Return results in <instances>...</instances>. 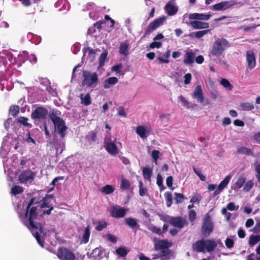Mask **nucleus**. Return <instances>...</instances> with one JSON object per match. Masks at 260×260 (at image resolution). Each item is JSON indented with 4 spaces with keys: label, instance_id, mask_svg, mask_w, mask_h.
Listing matches in <instances>:
<instances>
[{
    "label": "nucleus",
    "instance_id": "obj_1",
    "mask_svg": "<svg viewBox=\"0 0 260 260\" xmlns=\"http://www.w3.org/2000/svg\"><path fill=\"white\" fill-rule=\"evenodd\" d=\"M39 205L32 206L28 210V214L26 218L25 224L35 237L39 244L43 247L44 241L41 239L40 235L43 232V227L41 223L37 222L38 208Z\"/></svg>",
    "mask_w": 260,
    "mask_h": 260
},
{
    "label": "nucleus",
    "instance_id": "obj_2",
    "mask_svg": "<svg viewBox=\"0 0 260 260\" xmlns=\"http://www.w3.org/2000/svg\"><path fill=\"white\" fill-rule=\"evenodd\" d=\"M83 79L82 81V86L88 88H95L98 85L99 78L95 72L91 73L89 71H83Z\"/></svg>",
    "mask_w": 260,
    "mask_h": 260
},
{
    "label": "nucleus",
    "instance_id": "obj_3",
    "mask_svg": "<svg viewBox=\"0 0 260 260\" xmlns=\"http://www.w3.org/2000/svg\"><path fill=\"white\" fill-rule=\"evenodd\" d=\"M229 42L224 38L216 40L213 44L211 53L213 56H219L225 48L230 47Z\"/></svg>",
    "mask_w": 260,
    "mask_h": 260
},
{
    "label": "nucleus",
    "instance_id": "obj_4",
    "mask_svg": "<svg viewBox=\"0 0 260 260\" xmlns=\"http://www.w3.org/2000/svg\"><path fill=\"white\" fill-rule=\"evenodd\" d=\"M48 114V110L43 106H37L35 110L31 112V118L36 121H42L45 120Z\"/></svg>",
    "mask_w": 260,
    "mask_h": 260
},
{
    "label": "nucleus",
    "instance_id": "obj_5",
    "mask_svg": "<svg viewBox=\"0 0 260 260\" xmlns=\"http://www.w3.org/2000/svg\"><path fill=\"white\" fill-rule=\"evenodd\" d=\"M242 4L240 2H237L234 0H231L229 1L221 2L217 3L212 6V9L215 11L225 10L231 7L238 6L240 7Z\"/></svg>",
    "mask_w": 260,
    "mask_h": 260
},
{
    "label": "nucleus",
    "instance_id": "obj_6",
    "mask_svg": "<svg viewBox=\"0 0 260 260\" xmlns=\"http://www.w3.org/2000/svg\"><path fill=\"white\" fill-rule=\"evenodd\" d=\"M57 255L60 260H74L75 255L74 252L65 247H61L58 249Z\"/></svg>",
    "mask_w": 260,
    "mask_h": 260
},
{
    "label": "nucleus",
    "instance_id": "obj_7",
    "mask_svg": "<svg viewBox=\"0 0 260 260\" xmlns=\"http://www.w3.org/2000/svg\"><path fill=\"white\" fill-rule=\"evenodd\" d=\"M166 19L165 16H162L158 18H156L151 22L148 26L147 29L145 31V35H150L153 31L156 29L159 26L163 24Z\"/></svg>",
    "mask_w": 260,
    "mask_h": 260
},
{
    "label": "nucleus",
    "instance_id": "obj_8",
    "mask_svg": "<svg viewBox=\"0 0 260 260\" xmlns=\"http://www.w3.org/2000/svg\"><path fill=\"white\" fill-rule=\"evenodd\" d=\"M104 146L106 151L113 155H116L118 154V149L114 142H112L111 139L109 138H105L104 141Z\"/></svg>",
    "mask_w": 260,
    "mask_h": 260
},
{
    "label": "nucleus",
    "instance_id": "obj_9",
    "mask_svg": "<svg viewBox=\"0 0 260 260\" xmlns=\"http://www.w3.org/2000/svg\"><path fill=\"white\" fill-rule=\"evenodd\" d=\"M213 225L211 221L210 217L209 215H207L204 218L202 226V233L205 236H209L213 231Z\"/></svg>",
    "mask_w": 260,
    "mask_h": 260
},
{
    "label": "nucleus",
    "instance_id": "obj_10",
    "mask_svg": "<svg viewBox=\"0 0 260 260\" xmlns=\"http://www.w3.org/2000/svg\"><path fill=\"white\" fill-rule=\"evenodd\" d=\"M187 223L185 218L182 216H173L171 220L170 224L173 227L180 230L187 225Z\"/></svg>",
    "mask_w": 260,
    "mask_h": 260
},
{
    "label": "nucleus",
    "instance_id": "obj_11",
    "mask_svg": "<svg viewBox=\"0 0 260 260\" xmlns=\"http://www.w3.org/2000/svg\"><path fill=\"white\" fill-rule=\"evenodd\" d=\"M246 61L247 69L253 70L256 67V58L254 52L252 50H247L246 52Z\"/></svg>",
    "mask_w": 260,
    "mask_h": 260
},
{
    "label": "nucleus",
    "instance_id": "obj_12",
    "mask_svg": "<svg viewBox=\"0 0 260 260\" xmlns=\"http://www.w3.org/2000/svg\"><path fill=\"white\" fill-rule=\"evenodd\" d=\"M35 174L31 170L23 171L19 176V180L20 183L31 182L35 178Z\"/></svg>",
    "mask_w": 260,
    "mask_h": 260
},
{
    "label": "nucleus",
    "instance_id": "obj_13",
    "mask_svg": "<svg viewBox=\"0 0 260 260\" xmlns=\"http://www.w3.org/2000/svg\"><path fill=\"white\" fill-rule=\"evenodd\" d=\"M153 242L154 243V248L156 251H159L162 249H168L171 246V243L169 242L167 240H158L155 237Z\"/></svg>",
    "mask_w": 260,
    "mask_h": 260
},
{
    "label": "nucleus",
    "instance_id": "obj_14",
    "mask_svg": "<svg viewBox=\"0 0 260 260\" xmlns=\"http://www.w3.org/2000/svg\"><path fill=\"white\" fill-rule=\"evenodd\" d=\"M193 97L197 99L198 101L201 103L204 102V97L203 95L202 88L201 85H197L193 92ZM205 105H208L210 104L209 101L207 99L205 101Z\"/></svg>",
    "mask_w": 260,
    "mask_h": 260
},
{
    "label": "nucleus",
    "instance_id": "obj_15",
    "mask_svg": "<svg viewBox=\"0 0 260 260\" xmlns=\"http://www.w3.org/2000/svg\"><path fill=\"white\" fill-rule=\"evenodd\" d=\"M55 128L57 130L58 134L60 136L61 138H63L66 136V131L67 127L66 125L65 122L62 119L53 124Z\"/></svg>",
    "mask_w": 260,
    "mask_h": 260
},
{
    "label": "nucleus",
    "instance_id": "obj_16",
    "mask_svg": "<svg viewBox=\"0 0 260 260\" xmlns=\"http://www.w3.org/2000/svg\"><path fill=\"white\" fill-rule=\"evenodd\" d=\"M125 223L132 229L134 232H136L139 229L140 225L138 223V220L134 218H126L124 219Z\"/></svg>",
    "mask_w": 260,
    "mask_h": 260
},
{
    "label": "nucleus",
    "instance_id": "obj_17",
    "mask_svg": "<svg viewBox=\"0 0 260 260\" xmlns=\"http://www.w3.org/2000/svg\"><path fill=\"white\" fill-rule=\"evenodd\" d=\"M205 240H198L192 244V249L198 252H205Z\"/></svg>",
    "mask_w": 260,
    "mask_h": 260
},
{
    "label": "nucleus",
    "instance_id": "obj_18",
    "mask_svg": "<svg viewBox=\"0 0 260 260\" xmlns=\"http://www.w3.org/2000/svg\"><path fill=\"white\" fill-rule=\"evenodd\" d=\"M126 210L122 208L113 207L111 211V216L115 218H121L125 216Z\"/></svg>",
    "mask_w": 260,
    "mask_h": 260
},
{
    "label": "nucleus",
    "instance_id": "obj_19",
    "mask_svg": "<svg viewBox=\"0 0 260 260\" xmlns=\"http://www.w3.org/2000/svg\"><path fill=\"white\" fill-rule=\"evenodd\" d=\"M210 14H200V13H192L189 15V19L190 20H207L211 17Z\"/></svg>",
    "mask_w": 260,
    "mask_h": 260
},
{
    "label": "nucleus",
    "instance_id": "obj_20",
    "mask_svg": "<svg viewBox=\"0 0 260 260\" xmlns=\"http://www.w3.org/2000/svg\"><path fill=\"white\" fill-rule=\"evenodd\" d=\"M48 115L53 124L62 119L59 117L60 112L56 109H52L48 113Z\"/></svg>",
    "mask_w": 260,
    "mask_h": 260
},
{
    "label": "nucleus",
    "instance_id": "obj_21",
    "mask_svg": "<svg viewBox=\"0 0 260 260\" xmlns=\"http://www.w3.org/2000/svg\"><path fill=\"white\" fill-rule=\"evenodd\" d=\"M190 25L194 29L207 28L209 26L208 23L198 20L190 21Z\"/></svg>",
    "mask_w": 260,
    "mask_h": 260
},
{
    "label": "nucleus",
    "instance_id": "obj_22",
    "mask_svg": "<svg viewBox=\"0 0 260 260\" xmlns=\"http://www.w3.org/2000/svg\"><path fill=\"white\" fill-rule=\"evenodd\" d=\"M118 80L115 77H111L105 80L103 82V87L105 89H108L111 86L117 83Z\"/></svg>",
    "mask_w": 260,
    "mask_h": 260
},
{
    "label": "nucleus",
    "instance_id": "obj_23",
    "mask_svg": "<svg viewBox=\"0 0 260 260\" xmlns=\"http://www.w3.org/2000/svg\"><path fill=\"white\" fill-rule=\"evenodd\" d=\"M165 10L169 15L173 16L178 11L177 7H175L173 3L169 2L165 6Z\"/></svg>",
    "mask_w": 260,
    "mask_h": 260
},
{
    "label": "nucleus",
    "instance_id": "obj_24",
    "mask_svg": "<svg viewBox=\"0 0 260 260\" xmlns=\"http://www.w3.org/2000/svg\"><path fill=\"white\" fill-rule=\"evenodd\" d=\"M195 54L193 52L186 51L183 61L185 63L190 64L194 62Z\"/></svg>",
    "mask_w": 260,
    "mask_h": 260
},
{
    "label": "nucleus",
    "instance_id": "obj_25",
    "mask_svg": "<svg viewBox=\"0 0 260 260\" xmlns=\"http://www.w3.org/2000/svg\"><path fill=\"white\" fill-rule=\"evenodd\" d=\"M246 178L244 176L240 177L238 178L235 183L232 187V189L235 190H238L242 187L244 183L246 182Z\"/></svg>",
    "mask_w": 260,
    "mask_h": 260
},
{
    "label": "nucleus",
    "instance_id": "obj_26",
    "mask_svg": "<svg viewBox=\"0 0 260 260\" xmlns=\"http://www.w3.org/2000/svg\"><path fill=\"white\" fill-rule=\"evenodd\" d=\"M61 145L60 142L58 140L56 136H54L52 140L48 142V145L52 148H55L57 151Z\"/></svg>",
    "mask_w": 260,
    "mask_h": 260
},
{
    "label": "nucleus",
    "instance_id": "obj_27",
    "mask_svg": "<svg viewBox=\"0 0 260 260\" xmlns=\"http://www.w3.org/2000/svg\"><path fill=\"white\" fill-rule=\"evenodd\" d=\"M205 249L208 252H211L214 250L217 246L216 243L211 240H205Z\"/></svg>",
    "mask_w": 260,
    "mask_h": 260
},
{
    "label": "nucleus",
    "instance_id": "obj_28",
    "mask_svg": "<svg viewBox=\"0 0 260 260\" xmlns=\"http://www.w3.org/2000/svg\"><path fill=\"white\" fill-rule=\"evenodd\" d=\"M40 203L39 199L34 197L30 199V201L27 204V207H26V210L25 213V217L27 218L28 214V210L29 209L30 207L32 206H36V205H39V203Z\"/></svg>",
    "mask_w": 260,
    "mask_h": 260
},
{
    "label": "nucleus",
    "instance_id": "obj_29",
    "mask_svg": "<svg viewBox=\"0 0 260 260\" xmlns=\"http://www.w3.org/2000/svg\"><path fill=\"white\" fill-rule=\"evenodd\" d=\"M137 134L142 139H146L148 136L147 130L143 126H139L136 128Z\"/></svg>",
    "mask_w": 260,
    "mask_h": 260
},
{
    "label": "nucleus",
    "instance_id": "obj_30",
    "mask_svg": "<svg viewBox=\"0 0 260 260\" xmlns=\"http://www.w3.org/2000/svg\"><path fill=\"white\" fill-rule=\"evenodd\" d=\"M98 131L95 129L93 131L89 132L86 136V139L89 143H93L96 141L97 138Z\"/></svg>",
    "mask_w": 260,
    "mask_h": 260
},
{
    "label": "nucleus",
    "instance_id": "obj_31",
    "mask_svg": "<svg viewBox=\"0 0 260 260\" xmlns=\"http://www.w3.org/2000/svg\"><path fill=\"white\" fill-rule=\"evenodd\" d=\"M81 103L84 106H87L91 104V98L89 93H87L85 96L81 94Z\"/></svg>",
    "mask_w": 260,
    "mask_h": 260
},
{
    "label": "nucleus",
    "instance_id": "obj_32",
    "mask_svg": "<svg viewBox=\"0 0 260 260\" xmlns=\"http://www.w3.org/2000/svg\"><path fill=\"white\" fill-rule=\"evenodd\" d=\"M231 178L232 176L230 175L225 177V178L220 183L218 186V188L219 190L222 191L223 190V189L229 184Z\"/></svg>",
    "mask_w": 260,
    "mask_h": 260
},
{
    "label": "nucleus",
    "instance_id": "obj_33",
    "mask_svg": "<svg viewBox=\"0 0 260 260\" xmlns=\"http://www.w3.org/2000/svg\"><path fill=\"white\" fill-rule=\"evenodd\" d=\"M152 175V170L151 168L145 167L143 169V176L145 179L150 181Z\"/></svg>",
    "mask_w": 260,
    "mask_h": 260
},
{
    "label": "nucleus",
    "instance_id": "obj_34",
    "mask_svg": "<svg viewBox=\"0 0 260 260\" xmlns=\"http://www.w3.org/2000/svg\"><path fill=\"white\" fill-rule=\"evenodd\" d=\"M103 252L100 248H94L90 253L91 257H94L96 259H100L103 257Z\"/></svg>",
    "mask_w": 260,
    "mask_h": 260
},
{
    "label": "nucleus",
    "instance_id": "obj_35",
    "mask_svg": "<svg viewBox=\"0 0 260 260\" xmlns=\"http://www.w3.org/2000/svg\"><path fill=\"white\" fill-rule=\"evenodd\" d=\"M237 153L241 154H245L246 155H252L253 153L252 151L245 147H241L237 149Z\"/></svg>",
    "mask_w": 260,
    "mask_h": 260
},
{
    "label": "nucleus",
    "instance_id": "obj_36",
    "mask_svg": "<svg viewBox=\"0 0 260 260\" xmlns=\"http://www.w3.org/2000/svg\"><path fill=\"white\" fill-rule=\"evenodd\" d=\"M93 224L95 225V229L98 231H101L104 229L106 228L107 224L105 221H95L93 222Z\"/></svg>",
    "mask_w": 260,
    "mask_h": 260
},
{
    "label": "nucleus",
    "instance_id": "obj_37",
    "mask_svg": "<svg viewBox=\"0 0 260 260\" xmlns=\"http://www.w3.org/2000/svg\"><path fill=\"white\" fill-rule=\"evenodd\" d=\"M90 234V228L88 225L85 228L84 233L82 238V241L84 243H87L88 242Z\"/></svg>",
    "mask_w": 260,
    "mask_h": 260
},
{
    "label": "nucleus",
    "instance_id": "obj_38",
    "mask_svg": "<svg viewBox=\"0 0 260 260\" xmlns=\"http://www.w3.org/2000/svg\"><path fill=\"white\" fill-rule=\"evenodd\" d=\"M148 230L151 231L153 233H155L158 235H162V232L160 228H157L152 224H149L147 226Z\"/></svg>",
    "mask_w": 260,
    "mask_h": 260
},
{
    "label": "nucleus",
    "instance_id": "obj_39",
    "mask_svg": "<svg viewBox=\"0 0 260 260\" xmlns=\"http://www.w3.org/2000/svg\"><path fill=\"white\" fill-rule=\"evenodd\" d=\"M20 112V108L17 105H12L9 109V113L13 117H16L18 115Z\"/></svg>",
    "mask_w": 260,
    "mask_h": 260
},
{
    "label": "nucleus",
    "instance_id": "obj_40",
    "mask_svg": "<svg viewBox=\"0 0 260 260\" xmlns=\"http://www.w3.org/2000/svg\"><path fill=\"white\" fill-rule=\"evenodd\" d=\"M209 31H210V30L209 29L200 30L192 32L191 34H190V36L199 39L203 37L205 35L207 34Z\"/></svg>",
    "mask_w": 260,
    "mask_h": 260
},
{
    "label": "nucleus",
    "instance_id": "obj_41",
    "mask_svg": "<svg viewBox=\"0 0 260 260\" xmlns=\"http://www.w3.org/2000/svg\"><path fill=\"white\" fill-rule=\"evenodd\" d=\"M170 56V50H167L162 55V57H158V59L160 63H169V61L167 59Z\"/></svg>",
    "mask_w": 260,
    "mask_h": 260
},
{
    "label": "nucleus",
    "instance_id": "obj_42",
    "mask_svg": "<svg viewBox=\"0 0 260 260\" xmlns=\"http://www.w3.org/2000/svg\"><path fill=\"white\" fill-rule=\"evenodd\" d=\"M260 241V235H251L249 237V244L250 246H253Z\"/></svg>",
    "mask_w": 260,
    "mask_h": 260
},
{
    "label": "nucleus",
    "instance_id": "obj_43",
    "mask_svg": "<svg viewBox=\"0 0 260 260\" xmlns=\"http://www.w3.org/2000/svg\"><path fill=\"white\" fill-rule=\"evenodd\" d=\"M165 197L166 201V205L168 207H171L172 204L173 196L171 192L167 191L165 193Z\"/></svg>",
    "mask_w": 260,
    "mask_h": 260
},
{
    "label": "nucleus",
    "instance_id": "obj_44",
    "mask_svg": "<svg viewBox=\"0 0 260 260\" xmlns=\"http://www.w3.org/2000/svg\"><path fill=\"white\" fill-rule=\"evenodd\" d=\"M115 190V188L111 185H106L102 188V191L106 194H109Z\"/></svg>",
    "mask_w": 260,
    "mask_h": 260
},
{
    "label": "nucleus",
    "instance_id": "obj_45",
    "mask_svg": "<svg viewBox=\"0 0 260 260\" xmlns=\"http://www.w3.org/2000/svg\"><path fill=\"white\" fill-rule=\"evenodd\" d=\"M129 250L125 247H119L116 250V254L121 256V257L125 256L128 253Z\"/></svg>",
    "mask_w": 260,
    "mask_h": 260
},
{
    "label": "nucleus",
    "instance_id": "obj_46",
    "mask_svg": "<svg viewBox=\"0 0 260 260\" xmlns=\"http://www.w3.org/2000/svg\"><path fill=\"white\" fill-rule=\"evenodd\" d=\"M42 0H20L21 4L25 7H28L32 4H38Z\"/></svg>",
    "mask_w": 260,
    "mask_h": 260
},
{
    "label": "nucleus",
    "instance_id": "obj_47",
    "mask_svg": "<svg viewBox=\"0 0 260 260\" xmlns=\"http://www.w3.org/2000/svg\"><path fill=\"white\" fill-rule=\"evenodd\" d=\"M23 191V188L18 185H15L11 188V193L14 196H16L18 194L22 193Z\"/></svg>",
    "mask_w": 260,
    "mask_h": 260
},
{
    "label": "nucleus",
    "instance_id": "obj_48",
    "mask_svg": "<svg viewBox=\"0 0 260 260\" xmlns=\"http://www.w3.org/2000/svg\"><path fill=\"white\" fill-rule=\"evenodd\" d=\"M28 120V118L25 117H20L17 119V122L22 124L23 126L31 127L32 125L30 123L27 121Z\"/></svg>",
    "mask_w": 260,
    "mask_h": 260
},
{
    "label": "nucleus",
    "instance_id": "obj_49",
    "mask_svg": "<svg viewBox=\"0 0 260 260\" xmlns=\"http://www.w3.org/2000/svg\"><path fill=\"white\" fill-rule=\"evenodd\" d=\"M131 186L129 181L126 178H122L121 180L120 188L122 189H128Z\"/></svg>",
    "mask_w": 260,
    "mask_h": 260
},
{
    "label": "nucleus",
    "instance_id": "obj_50",
    "mask_svg": "<svg viewBox=\"0 0 260 260\" xmlns=\"http://www.w3.org/2000/svg\"><path fill=\"white\" fill-rule=\"evenodd\" d=\"M174 195V200L176 204L182 203L185 198L184 195L181 193L175 192Z\"/></svg>",
    "mask_w": 260,
    "mask_h": 260
},
{
    "label": "nucleus",
    "instance_id": "obj_51",
    "mask_svg": "<svg viewBox=\"0 0 260 260\" xmlns=\"http://www.w3.org/2000/svg\"><path fill=\"white\" fill-rule=\"evenodd\" d=\"M119 52L121 54L126 55L128 54V45L126 43H122L120 45Z\"/></svg>",
    "mask_w": 260,
    "mask_h": 260
},
{
    "label": "nucleus",
    "instance_id": "obj_52",
    "mask_svg": "<svg viewBox=\"0 0 260 260\" xmlns=\"http://www.w3.org/2000/svg\"><path fill=\"white\" fill-rule=\"evenodd\" d=\"M107 57V52H103L101 54V56L99 59L100 67H102L104 65Z\"/></svg>",
    "mask_w": 260,
    "mask_h": 260
},
{
    "label": "nucleus",
    "instance_id": "obj_53",
    "mask_svg": "<svg viewBox=\"0 0 260 260\" xmlns=\"http://www.w3.org/2000/svg\"><path fill=\"white\" fill-rule=\"evenodd\" d=\"M241 107L243 110L249 111L254 109V105L249 103H243L241 104Z\"/></svg>",
    "mask_w": 260,
    "mask_h": 260
},
{
    "label": "nucleus",
    "instance_id": "obj_54",
    "mask_svg": "<svg viewBox=\"0 0 260 260\" xmlns=\"http://www.w3.org/2000/svg\"><path fill=\"white\" fill-rule=\"evenodd\" d=\"M220 83L222 86L230 90H231L233 88V85L226 79H222L220 81Z\"/></svg>",
    "mask_w": 260,
    "mask_h": 260
},
{
    "label": "nucleus",
    "instance_id": "obj_55",
    "mask_svg": "<svg viewBox=\"0 0 260 260\" xmlns=\"http://www.w3.org/2000/svg\"><path fill=\"white\" fill-rule=\"evenodd\" d=\"M253 182L252 180L248 181L245 184L243 190L246 192H248L253 186Z\"/></svg>",
    "mask_w": 260,
    "mask_h": 260
},
{
    "label": "nucleus",
    "instance_id": "obj_56",
    "mask_svg": "<svg viewBox=\"0 0 260 260\" xmlns=\"http://www.w3.org/2000/svg\"><path fill=\"white\" fill-rule=\"evenodd\" d=\"M173 216H169L167 214H161L159 215L160 219L164 222L171 223V220Z\"/></svg>",
    "mask_w": 260,
    "mask_h": 260
},
{
    "label": "nucleus",
    "instance_id": "obj_57",
    "mask_svg": "<svg viewBox=\"0 0 260 260\" xmlns=\"http://www.w3.org/2000/svg\"><path fill=\"white\" fill-rule=\"evenodd\" d=\"M193 170L194 173L198 175V176L200 178V180L204 181L206 180V177L202 173L201 171L196 168H193Z\"/></svg>",
    "mask_w": 260,
    "mask_h": 260
},
{
    "label": "nucleus",
    "instance_id": "obj_58",
    "mask_svg": "<svg viewBox=\"0 0 260 260\" xmlns=\"http://www.w3.org/2000/svg\"><path fill=\"white\" fill-rule=\"evenodd\" d=\"M139 194L141 197H143L145 195L146 192V189L143 188V183L142 181H139Z\"/></svg>",
    "mask_w": 260,
    "mask_h": 260
},
{
    "label": "nucleus",
    "instance_id": "obj_59",
    "mask_svg": "<svg viewBox=\"0 0 260 260\" xmlns=\"http://www.w3.org/2000/svg\"><path fill=\"white\" fill-rule=\"evenodd\" d=\"M201 200V196L200 194L196 193L192 197H191L190 202L192 204L196 203H199Z\"/></svg>",
    "mask_w": 260,
    "mask_h": 260
},
{
    "label": "nucleus",
    "instance_id": "obj_60",
    "mask_svg": "<svg viewBox=\"0 0 260 260\" xmlns=\"http://www.w3.org/2000/svg\"><path fill=\"white\" fill-rule=\"evenodd\" d=\"M225 244L226 247L230 249L233 247L234 242L232 239L227 238L225 241Z\"/></svg>",
    "mask_w": 260,
    "mask_h": 260
},
{
    "label": "nucleus",
    "instance_id": "obj_61",
    "mask_svg": "<svg viewBox=\"0 0 260 260\" xmlns=\"http://www.w3.org/2000/svg\"><path fill=\"white\" fill-rule=\"evenodd\" d=\"M188 217L190 221L193 222L196 219V212L193 210H190L189 211Z\"/></svg>",
    "mask_w": 260,
    "mask_h": 260
},
{
    "label": "nucleus",
    "instance_id": "obj_62",
    "mask_svg": "<svg viewBox=\"0 0 260 260\" xmlns=\"http://www.w3.org/2000/svg\"><path fill=\"white\" fill-rule=\"evenodd\" d=\"M160 251L159 253L160 257H162L167 256L170 254V250L168 249H162L160 250Z\"/></svg>",
    "mask_w": 260,
    "mask_h": 260
},
{
    "label": "nucleus",
    "instance_id": "obj_63",
    "mask_svg": "<svg viewBox=\"0 0 260 260\" xmlns=\"http://www.w3.org/2000/svg\"><path fill=\"white\" fill-rule=\"evenodd\" d=\"M162 46V43L160 42H156V41H154V42H153L152 43H151L150 44V48H152V49H153L154 48H159L161 47Z\"/></svg>",
    "mask_w": 260,
    "mask_h": 260
},
{
    "label": "nucleus",
    "instance_id": "obj_64",
    "mask_svg": "<svg viewBox=\"0 0 260 260\" xmlns=\"http://www.w3.org/2000/svg\"><path fill=\"white\" fill-rule=\"evenodd\" d=\"M160 154V152L158 150H153L152 152V157L154 160V161L156 162L158 158H159V155Z\"/></svg>",
    "mask_w": 260,
    "mask_h": 260
}]
</instances>
